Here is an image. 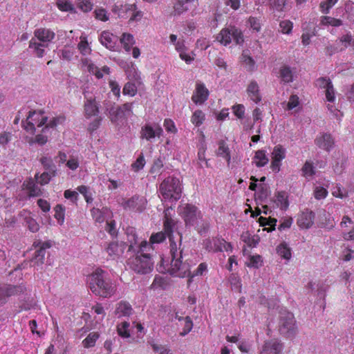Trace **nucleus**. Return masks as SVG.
Wrapping results in <instances>:
<instances>
[{"label":"nucleus","mask_w":354,"mask_h":354,"mask_svg":"<svg viewBox=\"0 0 354 354\" xmlns=\"http://www.w3.org/2000/svg\"><path fill=\"white\" fill-rule=\"evenodd\" d=\"M321 22L324 25H330L335 27H338L342 25V20L328 16L323 17Z\"/></svg>","instance_id":"43"},{"label":"nucleus","mask_w":354,"mask_h":354,"mask_svg":"<svg viewBox=\"0 0 354 354\" xmlns=\"http://www.w3.org/2000/svg\"><path fill=\"white\" fill-rule=\"evenodd\" d=\"M48 46L46 44H41L35 38H32L29 41V48L33 49L34 53L38 57H42L44 55V48Z\"/></svg>","instance_id":"22"},{"label":"nucleus","mask_w":354,"mask_h":354,"mask_svg":"<svg viewBox=\"0 0 354 354\" xmlns=\"http://www.w3.org/2000/svg\"><path fill=\"white\" fill-rule=\"evenodd\" d=\"M205 118V115L201 110H196L192 116V122L196 126L201 125Z\"/></svg>","instance_id":"45"},{"label":"nucleus","mask_w":354,"mask_h":354,"mask_svg":"<svg viewBox=\"0 0 354 354\" xmlns=\"http://www.w3.org/2000/svg\"><path fill=\"white\" fill-rule=\"evenodd\" d=\"M128 264L136 272L147 274L152 270L153 262L149 254L138 253L129 259Z\"/></svg>","instance_id":"4"},{"label":"nucleus","mask_w":354,"mask_h":354,"mask_svg":"<svg viewBox=\"0 0 354 354\" xmlns=\"http://www.w3.org/2000/svg\"><path fill=\"white\" fill-rule=\"evenodd\" d=\"M55 217L62 223L64 220V207L62 205H57L55 208Z\"/></svg>","instance_id":"51"},{"label":"nucleus","mask_w":354,"mask_h":354,"mask_svg":"<svg viewBox=\"0 0 354 354\" xmlns=\"http://www.w3.org/2000/svg\"><path fill=\"white\" fill-rule=\"evenodd\" d=\"M241 61L248 67V69L252 71L255 66L254 59L248 54V50H243L241 55Z\"/></svg>","instance_id":"35"},{"label":"nucleus","mask_w":354,"mask_h":354,"mask_svg":"<svg viewBox=\"0 0 354 354\" xmlns=\"http://www.w3.org/2000/svg\"><path fill=\"white\" fill-rule=\"evenodd\" d=\"M3 288L8 298L11 296L19 295L25 291V288L23 286L4 285Z\"/></svg>","instance_id":"25"},{"label":"nucleus","mask_w":354,"mask_h":354,"mask_svg":"<svg viewBox=\"0 0 354 354\" xmlns=\"http://www.w3.org/2000/svg\"><path fill=\"white\" fill-rule=\"evenodd\" d=\"M129 323L127 322H123L118 324L117 326V331L118 335L123 338H128L130 337L129 333Z\"/></svg>","instance_id":"34"},{"label":"nucleus","mask_w":354,"mask_h":354,"mask_svg":"<svg viewBox=\"0 0 354 354\" xmlns=\"http://www.w3.org/2000/svg\"><path fill=\"white\" fill-rule=\"evenodd\" d=\"M315 213L306 209L297 218V225L302 229H309L314 224Z\"/></svg>","instance_id":"14"},{"label":"nucleus","mask_w":354,"mask_h":354,"mask_svg":"<svg viewBox=\"0 0 354 354\" xmlns=\"http://www.w3.org/2000/svg\"><path fill=\"white\" fill-rule=\"evenodd\" d=\"M88 284L91 291L96 296L109 298L115 295L116 285L109 278L106 272L97 268L88 276Z\"/></svg>","instance_id":"2"},{"label":"nucleus","mask_w":354,"mask_h":354,"mask_svg":"<svg viewBox=\"0 0 354 354\" xmlns=\"http://www.w3.org/2000/svg\"><path fill=\"white\" fill-rule=\"evenodd\" d=\"M137 10L136 4H125V5H117L115 4L111 9V11L118 15L120 18H127L128 12L130 11Z\"/></svg>","instance_id":"20"},{"label":"nucleus","mask_w":354,"mask_h":354,"mask_svg":"<svg viewBox=\"0 0 354 354\" xmlns=\"http://www.w3.org/2000/svg\"><path fill=\"white\" fill-rule=\"evenodd\" d=\"M272 162L270 167L275 172L280 170L281 162L286 158V149L281 145L275 146L271 153Z\"/></svg>","instance_id":"10"},{"label":"nucleus","mask_w":354,"mask_h":354,"mask_svg":"<svg viewBox=\"0 0 354 354\" xmlns=\"http://www.w3.org/2000/svg\"><path fill=\"white\" fill-rule=\"evenodd\" d=\"M84 111L87 118L97 115L98 113V107L95 104V100H87L84 104Z\"/></svg>","instance_id":"26"},{"label":"nucleus","mask_w":354,"mask_h":354,"mask_svg":"<svg viewBox=\"0 0 354 354\" xmlns=\"http://www.w3.org/2000/svg\"><path fill=\"white\" fill-rule=\"evenodd\" d=\"M205 248L209 252L231 251L232 246L223 239L214 238L212 240L206 239L204 241Z\"/></svg>","instance_id":"8"},{"label":"nucleus","mask_w":354,"mask_h":354,"mask_svg":"<svg viewBox=\"0 0 354 354\" xmlns=\"http://www.w3.org/2000/svg\"><path fill=\"white\" fill-rule=\"evenodd\" d=\"M95 15L96 19L103 21H106L109 19V17L106 15V11L104 8L95 10Z\"/></svg>","instance_id":"61"},{"label":"nucleus","mask_w":354,"mask_h":354,"mask_svg":"<svg viewBox=\"0 0 354 354\" xmlns=\"http://www.w3.org/2000/svg\"><path fill=\"white\" fill-rule=\"evenodd\" d=\"M328 192L324 187H317L315 190V197L317 199L324 198L327 196Z\"/></svg>","instance_id":"64"},{"label":"nucleus","mask_w":354,"mask_h":354,"mask_svg":"<svg viewBox=\"0 0 354 354\" xmlns=\"http://www.w3.org/2000/svg\"><path fill=\"white\" fill-rule=\"evenodd\" d=\"M332 85L330 80L328 77H319L316 80V86L320 88H327Z\"/></svg>","instance_id":"53"},{"label":"nucleus","mask_w":354,"mask_h":354,"mask_svg":"<svg viewBox=\"0 0 354 354\" xmlns=\"http://www.w3.org/2000/svg\"><path fill=\"white\" fill-rule=\"evenodd\" d=\"M280 75L282 80L285 82H290L292 81V73L290 68L288 66H283L280 70Z\"/></svg>","instance_id":"41"},{"label":"nucleus","mask_w":354,"mask_h":354,"mask_svg":"<svg viewBox=\"0 0 354 354\" xmlns=\"http://www.w3.org/2000/svg\"><path fill=\"white\" fill-rule=\"evenodd\" d=\"M262 264V259L260 255L251 256L249 262L247 263L248 267L258 268Z\"/></svg>","instance_id":"46"},{"label":"nucleus","mask_w":354,"mask_h":354,"mask_svg":"<svg viewBox=\"0 0 354 354\" xmlns=\"http://www.w3.org/2000/svg\"><path fill=\"white\" fill-rule=\"evenodd\" d=\"M136 91L137 88L136 85L131 82H127L123 88V93L124 95L134 96L136 93Z\"/></svg>","instance_id":"49"},{"label":"nucleus","mask_w":354,"mask_h":354,"mask_svg":"<svg viewBox=\"0 0 354 354\" xmlns=\"http://www.w3.org/2000/svg\"><path fill=\"white\" fill-rule=\"evenodd\" d=\"M127 234L128 237L127 241L129 243V250H131L133 248L134 245L138 243V236L136 234L135 230L132 227L127 229Z\"/></svg>","instance_id":"33"},{"label":"nucleus","mask_w":354,"mask_h":354,"mask_svg":"<svg viewBox=\"0 0 354 354\" xmlns=\"http://www.w3.org/2000/svg\"><path fill=\"white\" fill-rule=\"evenodd\" d=\"M26 222L28 229L32 232H36L39 230V226L37 221L31 217H26Z\"/></svg>","instance_id":"54"},{"label":"nucleus","mask_w":354,"mask_h":354,"mask_svg":"<svg viewBox=\"0 0 354 354\" xmlns=\"http://www.w3.org/2000/svg\"><path fill=\"white\" fill-rule=\"evenodd\" d=\"M65 121V117L63 115H59L57 117L53 118L50 122L46 124L45 128H54L57 127L58 124H62Z\"/></svg>","instance_id":"52"},{"label":"nucleus","mask_w":354,"mask_h":354,"mask_svg":"<svg viewBox=\"0 0 354 354\" xmlns=\"http://www.w3.org/2000/svg\"><path fill=\"white\" fill-rule=\"evenodd\" d=\"M270 6L277 11H283L286 5V0H270Z\"/></svg>","instance_id":"55"},{"label":"nucleus","mask_w":354,"mask_h":354,"mask_svg":"<svg viewBox=\"0 0 354 354\" xmlns=\"http://www.w3.org/2000/svg\"><path fill=\"white\" fill-rule=\"evenodd\" d=\"M145 164V158H144L143 156L141 155L137 158L136 162H134L132 164L131 167L135 171H138L143 168Z\"/></svg>","instance_id":"59"},{"label":"nucleus","mask_w":354,"mask_h":354,"mask_svg":"<svg viewBox=\"0 0 354 354\" xmlns=\"http://www.w3.org/2000/svg\"><path fill=\"white\" fill-rule=\"evenodd\" d=\"M241 239L247 243L249 247H255L259 242L258 238L256 239L254 236H251L248 232L242 234Z\"/></svg>","instance_id":"40"},{"label":"nucleus","mask_w":354,"mask_h":354,"mask_svg":"<svg viewBox=\"0 0 354 354\" xmlns=\"http://www.w3.org/2000/svg\"><path fill=\"white\" fill-rule=\"evenodd\" d=\"M78 7L85 12H89L93 8L91 0H78Z\"/></svg>","instance_id":"50"},{"label":"nucleus","mask_w":354,"mask_h":354,"mask_svg":"<svg viewBox=\"0 0 354 354\" xmlns=\"http://www.w3.org/2000/svg\"><path fill=\"white\" fill-rule=\"evenodd\" d=\"M125 118L124 113L120 110L119 106L116 108H111L109 110V118L112 122H116L120 118Z\"/></svg>","instance_id":"38"},{"label":"nucleus","mask_w":354,"mask_h":354,"mask_svg":"<svg viewBox=\"0 0 354 354\" xmlns=\"http://www.w3.org/2000/svg\"><path fill=\"white\" fill-rule=\"evenodd\" d=\"M56 5L62 11H73L74 10L73 5L68 0H57Z\"/></svg>","instance_id":"42"},{"label":"nucleus","mask_w":354,"mask_h":354,"mask_svg":"<svg viewBox=\"0 0 354 354\" xmlns=\"http://www.w3.org/2000/svg\"><path fill=\"white\" fill-rule=\"evenodd\" d=\"M26 188L30 196H38L41 193L40 187L35 184L33 180H29L28 182Z\"/></svg>","instance_id":"37"},{"label":"nucleus","mask_w":354,"mask_h":354,"mask_svg":"<svg viewBox=\"0 0 354 354\" xmlns=\"http://www.w3.org/2000/svg\"><path fill=\"white\" fill-rule=\"evenodd\" d=\"M247 93L250 100L255 103L261 101V97L259 93V88L256 82L252 81L249 84L247 88Z\"/></svg>","instance_id":"21"},{"label":"nucleus","mask_w":354,"mask_h":354,"mask_svg":"<svg viewBox=\"0 0 354 354\" xmlns=\"http://www.w3.org/2000/svg\"><path fill=\"white\" fill-rule=\"evenodd\" d=\"M159 191L165 200L176 201L181 197L182 188L178 178L169 176L160 185Z\"/></svg>","instance_id":"3"},{"label":"nucleus","mask_w":354,"mask_h":354,"mask_svg":"<svg viewBox=\"0 0 354 354\" xmlns=\"http://www.w3.org/2000/svg\"><path fill=\"white\" fill-rule=\"evenodd\" d=\"M147 201L143 197L133 196L131 198L126 200L122 203V207L125 209L142 212L145 209Z\"/></svg>","instance_id":"11"},{"label":"nucleus","mask_w":354,"mask_h":354,"mask_svg":"<svg viewBox=\"0 0 354 354\" xmlns=\"http://www.w3.org/2000/svg\"><path fill=\"white\" fill-rule=\"evenodd\" d=\"M133 310L131 304L125 301H121L116 304L115 315L117 317H129L132 315Z\"/></svg>","instance_id":"19"},{"label":"nucleus","mask_w":354,"mask_h":354,"mask_svg":"<svg viewBox=\"0 0 354 354\" xmlns=\"http://www.w3.org/2000/svg\"><path fill=\"white\" fill-rule=\"evenodd\" d=\"M216 40L224 46L230 44L232 40L236 44L243 42V37L241 31L234 26L223 28L216 36Z\"/></svg>","instance_id":"7"},{"label":"nucleus","mask_w":354,"mask_h":354,"mask_svg":"<svg viewBox=\"0 0 354 354\" xmlns=\"http://www.w3.org/2000/svg\"><path fill=\"white\" fill-rule=\"evenodd\" d=\"M80 42L78 44V49L80 50V53L84 55H88L91 53V49L88 46V41L86 40V37L84 36L80 37Z\"/></svg>","instance_id":"39"},{"label":"nucleus","mask_w":354,"mask_h":354,"mask_svg":"<svg viewBox=\"0 0 354 354\" xmlns=\"http://www.w3.org/2000/svg\"><path fill=\"white\" fill-rule=\"evenodd\" d=\"M182 324H183V331L180 332V335L181 336H185L192 330L193 327V323L190 317L188 316L185 317V319H182Z\"/></svg>","instance_id":"44"},{"label":"nucleus","mask_w":354,"mask_h":354,"mask_svg":"<svg viewBox=\"0 0 354 354\" xmlns=\"http://www.w3.org/2000/svg\"><path fill=\"white\" fill-rule=\"evenodd\" d=\"M299 104V100L297 95H292L288 100V102L287 103V107L286 109L288 110H292L294 108L297 107Z\"/></svg>","instance_id":"57"},{"label":"nucleus","mask_w":354,"mask_h":354,"mask_svg":"<svg viewBox=\"0 0 354 354\" xmlns=\"http://www.w3.org/2000/svg\"><path fill=\"white\" fill-rule=\"evenodd\" d=\"M34 36L35 39H38L41 44H48V42L51 41L55 38V34L50 29L41 28L34 31Z\"/></svg>","instance_id":"16"},{"label":"nucleus","mask_w":354,"mask_h":354,"mask_svg":"<svg viewBox=\"0 0 354 354\" xmlns=\"http://www.w3.org/2000/svg\"><path fill=\"white\" fill-rule=\"evenodd\" d=\"M315 144L326 151H329L335 145L333 136L328 133H322L315 140Z\"/></svg>","instance_id":"13"},{"label":"nucleus","mask_w":354,"mask_h":354,"mask_svg":"<svg viewBox=\"0 0 354 354\" xmlns=\"http://www.w3.org/2000/svg\"><path fill=\"white\" fill-rule=\"evenodd\" d=\"M36 113L35 111H30L28 113V115L27 117L26 124L24 125V129L26 131H31L32 132L35 131V128L34 124L29 121V120Z\"/></svg>","instance_id":"60"},{"label":"nucleus","mask_w":354,"mask_h":354,"mask_svg":"<svg viewBox=\"0 0 354 354\" xmlns=\"http://www.w3.org/2000/svg\"><path fill=\"white\" fill-rule=\"evenodd\" d=\"M33 246L35 248H38L35 252L33 261L37 265H41L44 263L46 250L51 247V243L49 241L41 242L37 241L34 242Z\"/></svg>","instance_id":"12"},{"label":"nucleus","mask_w":354,"mask_h":354,"mask_svg":"<svg viewBox=\"0 0 354 354\" xmlns=\"http://www.w3.org/2000/svg\"><path fill=\"white\" fill-rule=\"evenodd\" d=\"M302 171L305 176H312L315 174L314 167L309 162H306L302 167Z\"/></svg>","instance_id":"56"},{"label":"nucleus","mask_w":354,"mask_h":354,"mask_svg":"<svg viewBox=\"0 0 354 354\" xmlns=\"http://www.w3.org/2000/svg\"><path fill=\"white\" fill-rule=\"evenodd\" d=\"M178 212L184 220L186 225L194 226L202 220L201 212L192 204H183L178 207Z\"/></svg>","instance_id":"5"},{"label":"nucleus","mask_w":354,"mask_h":354,"mask_svg":"<svg viewBox=\"0 0 354 354\" xmlns=\"http://www.w3.org/2000/svg\"><path fill=\"white\" fill-rule=\"evenodd\" d=\"M117 37L108 31H104L100 37V43L110 50H115Z\"/></svg>","instance_id":"17"},{"label":"nucleus","mask_w":354,"mask_h":354,"mask_svg":"<svg viewBox=\"0 0 354 354\" xmlns=\"http://www.w3.org/2000/svg\"><path fill=\"white\" fill-rule=\"evenodd\" d=\"M120 42L123 44L124 48L127 51H129L135 44L134 37L131 34L123 33L120 39Z\"/></svg>","instance_id":"30"},{"label":"nucleus","mask_w":354,"mask_h":354,"mask_svg":"<svg viewBox=\"0 0 354 354\" xmlns=\"http://www.w3.org/2000/svg\"><path fill=\"white\" fill-rule=\"evenodd\" d=\"M279 330L281 335L288 337H292L296 335L297 328L292 313L287 311L280 313Z\"/></svg>","instance_id":"6"},{"label":"nucleus","mask_w":354,"mask_h":354,"mask_svg":"<svg viewBox=\"0 0 354 354\" xmlns=\"http://www.w3.org/2000/svg\"><path fill=\"white\" fill-rule=\"evenodd\" d=\"M44 168L46 170V172H49L53 176H56L57 168L53 160L50 158L42 157L40 160Z\"/></svg>","instance_id":"27"},{"label":"nucleus","mask_w":354,"mask_h":354,"mask_svg":"<svg viewBox=\"0 0 354 354\" xmlns=\"http://www.w3.org/2000/svg\"><path fill=\"white\" fill-rule=\"evenodd\" d=\"M164 127L165 129L170 133H176V128L174 122L170 119H165L164 121Z\"/></svg>","instance_id":"63"},{"label":"nucleus","mask_w":354,"mask_h":354,"mask_svg":"<svg viewBox=\"0 0 354 354\" xmlns=\"http://www.w3.org/2000/svg\"><path fill=\"white\" fill-rule=\"evenodd\" d=\"M99 338L97 333H91L82 342L83 346L85 348H90L95 346L96 340Z\"/></svg>","instance_id":"36"},{"label":"nucleus","mask_w":354,"mask_h":354,"mask_svg":"<svg viewBox=\"0 0 354 354\" xmlns=\"http://www.w3.org/2000/svg\"><path fill=\"white\" fill-rule=\"evenodd\" d=\"M187 10V6H185L182 1H177L174 6V12L172 14L174 15H180Z\"/></svg>","instance_id":"48"},{"label":"nucleus","mask_w":354,"mask_h":354,"mask_svg":"<svg viewBox=\"0 0 354 354\" xmlns=\"http://www.w3.org/2000/svg\"><path fill=\"white\" fill-rule=\"evenodd\" d=\"M169 209L165 211V220H164V230L165 232H160L156 234H152L151 236V241L154 243H159L162 242L166 235L168 236L170 241V254L171 257V261L168 266H165V261L162 259L160 263L158 266V270L162 273L168 272L171 275L178 277H185L190 275V268L189 265L187 262H183L181 259L183 257V250L180 249L181 245V236L178 234L179 237V244L178 245L174 241V232L176 222L168 215Z\"/></svg>","instance_id":"1"},{"label":"nucleus","mask_w":354,"mask_h":354,"mask_svg":"<svg viewBox=\"0 0 354 354\" xmlns=\"http://www.w3.org/2000/svg\"><path fill=\"white\" fill-rule=\"evenodd\" d=\"M124 244L119 245L117 242H111L107 248L106 251L110 257H115L123 253Z\"/></svg>","instance_id":"23"},{"label":"nucleus","mask_w":354,"mask_h":354,"mask_svg":"<svg viewBox=\"0 0 354 354\" xmlns=\"http://www.w3.org/2000/svg\"><path fill=\"white\" fill-rule=\"evenodd\" d=\"M277 254L282 258L289 260L291 258L290 248L286 243H281L277 248Z\"/></svg>","instance_id":"31"},{"label":"nucleus","mask_w":354,"mask_h":354,"mask_svg":"<svg viewBox=\"0 0 354 354\" xmlns=\"http://www.w3.org/2000/svg\"><path fill=\"white\" fill-rule=\"evenodd\" d=\"M209 95V91L205 88L203 84H197L196 87V91L192 95V100L196 104H202L207 100Z\"/></svg>","instance_id":"18"},{"label":"nucleus","mask_w":354,"mask_h":354,"mask_svg":"<svg viewBox=\"0 0 354 354\" xmlns=\"http://www.w3.org/2000/svg\"><path fill=\"white\" fill-rule=\"evenodd\" d=\"M254 158L257 160L255 164L258 167H261L268 164L269 159L263 150L256 151Z\"/></svg>","instance_id":"29"},{"label":"nucleus","mask_w":354,"mask_h":354,"mask_svg":"<svg viewBox=\"0 0 354 354\" xmlns=\"http://www.w3.org/2000/svg\"><path fill=\"white\" fill-rule=\"evenodd\" d=\"M274 202L277 205L282 209H286L288 207V196L285 192H279L276 196Z\"/></svg>","instance_id":"28"},{"label":"nucleus","mask_w":354,"mask_h":354,"mask_svg":"<svg viewBox=\"0 0 354 354\" xmlns=\"http://www.w3.org/2000/svg\"><path fill=\"white\" fill-rule=\"evenodd\" d=\"M233 112L237 118H243L245 113L244 106L242 104H237L234 106Z\"/></svg>","instance_id":"62"},{"label":"nucleus","mask_w":354,"mask_h":354,"mask_svg":"<svg viewBox=\"0 0 354 354\" xmlns=\"http://www.w3.org/2000/svg\"><path fill=\"white\" fill-rule=\"evenodd\" d=\"M337 0H326L320 3L322 12L324 14H328L330 9L336 3Z\"/></svg>","instance_id":"47"},{"label":"nucleus","mask_w":354,"mask_h":354,"mask_svg":"<svg viewBox=\"0 0 354 354\" xmlns=\"http://www.w3.org/2000/svg\"><path fill=\"white\" fill-rule=\"evenodd\" d=\"M279 26L281 32L285 34H289L292 29V23L288 20L281 21Z\"/></svg>","instance_id":"58"},{"label":"nucleus","mask_w":354,"mask_h":354,"mask_svg":"<svg viewBox=\"0 0 354 354\" xmlns=\"http://www.w3.org/2000/svg\"><path fill=\"white\" fill-rule=\"evenodd\" d=\"M282 348V344L279 340L270 339L265 342L261 354H279Z\"/></svg>","instance_id":"15"},{"label":"nucleus","mask_w":354,"mask_h":354,"mask_svg":"<svg viewBox=\"0 0 354 354\" xmlns=\"http://www.w3.org/2000/svg\"><path fill=\"white\" fill-rule=\"evenodd\" d=\"M216 155L224 158L226 160L227 165H230L231 159L230 151L224 140H220L218 142V148L216 151Z\"/></svg>","instance_id":"24"},{"label":"nucleus","mask_w":354,"mask_h":354,"mask_svg":"<svg viewBox=\"0 0 354 354\" xmlns=\"http://www.w3.org/2000/svg\"><path fill=\"white\" fill-rule=\"evenodd\" d=\"M83 64L87 66L88 71L95 75L97 78L100 79L103 77L102 73L97 66H96L94 64L91 63V61L88 59H84L82 61Z\"/></svg>","instance_id":"32"},{"label":"nucleus","mask_w":354,"mask_h":354,"mask_svg":"<svg viewBox=\"0 0 354 354\" xmlns=\"http://www.w3.org/2000/svg\"><path fill=\"white\" fill-rule=\"evenodd\" d=\"M162 133V129L158 124H146L142 127L140 133L141 139L151 142L156 137L160 138Z\"/></svg>","instance_id":"9"}]
</instances>
